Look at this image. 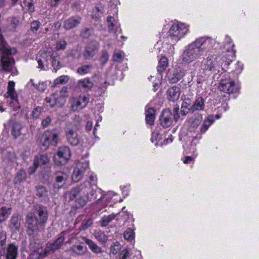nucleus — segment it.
Returning <instances> with one entry per match:
<instances>
[{
	"label": "nucleus",
	"instance_id": "nucleus-1",
	"mask_svg": "<svg viewBox=\"0 0 259 259\" xmlns=\"http://www.w3.org/2000/svg\"><path fill=\"white\" fill-rule=\"evenodd\" d=\"M216 41L209 37L202 36L197 38L185 47L182 54V59L186 63H190L199 59L204 53L210 51Z\"/></svg>",
	"mask_w": 259,
	"mask_h": 259
},
{
	"label": "nucleus",
	"instance_id": "nucleus-2",
	"mask_svg": "<svg viewBox=\"0 0 259 259\" xmlns=\"http://www.w3.org/2000/svg\"><path fill=\"white\" fill-rule=\"evenodd\" d=\"M17 53L16 48L10 47L0 35V70L14 73L16 71L15 60L12 57Z\"/></svg>",
	"mask_w": 259,
	"mask_h": 259
},
{
	"label": "nucleus",
	"instance_id": "nucleus-3",
	"mask_svg": "<svg viewBox=\"0 0 259 259\" xmlns=\"http://www.w3.org/2000/svg\"><path fill=\"white\" fill-rule=\"evenodd\" d=\"M88 183H83L79 186L73 188L70 192L69 198L71 200L76 201L81 206H84L88 201H91L92 199H95L97 196L94 195L96 191H90Z\"/></svg>",
	"mask_w": 259,
	"mask_h": 259
},
{
	"label": "nucleus",
	"instance_id": "nucleus-4",
	"mask_svg": "<svg viewBox=\"0 0 259 259\" xmlns=\"http://www.w3.org/2000/svg\"><path fill=\"white\" fill-rule=\"evenodd\" d=\"M226 58L222 55H209L204 60L202 64L203 69L213 75V77L219 78L222 73L223 63L229 65L227 61H225Z\"/></svg>",
	"mask_w": 259,
	"mask_h": 259
},
{
	"label": "nucleus",
	"instance_id": "nucleus-5",
	"mask_svg": "<svg viewBox=\"0 0 259 259\" xmlns=\"http://www.w3.org/2000/svg\"><path fill=\"white\" fill-rule=\"evenodd\" d=\"M38 215L39 217V222L32 213H29L26 217V226L27 227V233L29 235H33L38 230V224L44 225L47 220V213L46 208L38 206L36 207Z\"/></svg>",
	"mask_w": 259,
	"mask_h": 259
},
{
	"label": "nucleus",
	"instance_id": "nucleus-6",
	"mask_svg": "<svg viewBox=\"0 0 259 259\" xmlns=\"http://www.w3.org/2000/svg\"><path fill=\"white\" fill-rule=\"evenodd\" d=\"M201 121V119L199 118L192 117L190 118L188 121L189 125V131L186 135L181 138V140L183 139L184 141H191V146L193 147L190 148L191 152L195 153L196 151V146L197 141L201 139L202 135L197 130L198 126L199 125Z\"/></svg>",
	"mask_w": 259,
	"mask_h": 259
},
{
	"label": "nucleus",
	"instance_id": "nucleus-7",
	"mask_svg": "<svg viewBox=\"0 0 259 259\" xmlns=\"http://www.w3.org/2000/svg\"><path fill=\"white\" fill-rule=\"evenodd\" d=\"M67 97V89L66 88L63 87L59 93L52 94L50 97H47L46 99V101L50 104L49 106L51 107H61L65 103Z\"/></svg>",
	"mask_w": 259,
	"mask_h": 259
},
{
	"label": "nucleus",
	"instance_id": "nucleus-8",
	"mask_svg": "<svg viewBox=\"0 0 259 259\" xmlns=\"http://www.w3.org/2000/svg\"><path fill=\"white\" fill-rule=\"evenodd\" d=\"M189 25L183 23H175L168 31V35L175 41L180 40L189 31Z\"/></svg>",
	"mask_w": 259,
	"mask_h": 259
},
{
	"label": "nucleus",
	"instance_id": "nucleus-9",
	"mask_svg": "<svg viewBox=\"0 0 259 259\" xmlns=\"http://www.w3.org/2000/svg\"><path fill=\"white\" fill-rule=\"evenodd\" d=\"M15 82L10 81L8 83L7 92L4 95L7 102H9V106L13 110H16L20 107V105L18 101V96L15 91Z\"/></svg>",
	"mask_w": 259,
	"mask_h": 259
},
{
	"label": "nucleus",
	"instance_id": "nucleus-10",
	"mask_svg": "<svg viewBox=\"0 0 259 259\" xmlns=\"http://www.w3.org/2000/svg\"><path fill=\"white\" fill-rule=\"evenodd\" d=\"M58 134L55 132L47 131L40 138L39 144L42 150H46L50 144L56 146L58 142Z\"/></svg>",
	"mask_w": 259,
	"mask_h": 259
},
{
	"label": "nucleus",
	"instance_id": "nucleus-11",
	"mask_svg": "<svg viewBox=\"0 0 259 259\" xmlns=\"http://www.w3.org/2000/svg\"><path fill=\"white\" fill-rule=\"evenodd\" d=\"M89 102V98L85 95L71 97L69 99L70 107L73 111H79L85 108Z\"/></svg>",
	"mask_w": 259,
	"mask_h": 259
},
{
	"label": "nucleus",
	"instance_id": "nucleus-12",
	"mask_svg": "<svg viewBox=\"0 0 259 259\" xmlns=\"http://www.w3.org/2000/svg\"><path fill=\"white\" fill-rule=\"evenodd\" d=\"M64 232H62L60 237H59L55 242L53 243H48L47 246H46L44 252L43 253H39V257L41 258H43L45 257L48 254H49L50 252H54L55 251L59 249L63 242L65 240V235Z\"/></svg>",
	"mask_w": 259,
	"mask_h": 259
},
{
	"label": "nucleus",
	"instance_id": "nucleus-13",
	"mask_svg": "<svg viewBox=\"0 0 259 259\" xmlns=\"http://www.w3.org/2000/svg\"><path fill=\"white\" fill-rule=\"evenodd\" d=\"M71 157V152L68 146H62L59 148L57 153L54 156L56 164H64Z\"/></svg>",
	"mask_w": 259,
	"mask_h": 259
},
{
	"label": "nucleus",
	"instance_id": "nucleus-14",
	"mask_svg": "<svg viewBox=\"0 0 259 259\" xmlns=\"http://www.w3.org/2000/svg\"><path fill=\"white\" fill-rule=\"evenodd\" d=\"M219 88L220 91L228 94L237 93L239 90V86L230 78L221 80Z\"/></svg>",
	"mask_w": 259,
	"mask_h": 259
},
{
	"label": "nucleus",
	"instance_id": "nucleus-15",
	"mask_svg": "<svg viewBox=\"0 0 259 259\" xmlns=\"http://www.w3.org/2000/svg\"><path fill=\"white\" fill-rule=\"evenodd\" d=\"M0 255L6 259H17L18 255V247L15 243H10L7 247L0 249Z\"/></svg>",
	"mask_w": 259,
	"mask_h": 259
},
{
	"label": "nucleus",
	"instance_id": "nucleus-16",
	"mask_svg": "<svg viewBox=\"0 0 259 259\" xmlns=\"http://www.w3.org/2000/svg\"><path fill=\"white\" fill-rule=\"evenodd\" d=\"M89 163L87 161L78 163L74 169L72 179L74 182H78L83 177L84 172L89 168Z\"/></svg>",
	"mask_w": 259,
	"mask_h": 259
},
{
	"label": "nucleus",
	"instance_id": "nucleus-17",
	"mask_svg": "<svg viewBox=\"0 0 259 259\" xmlns=\"http://www.w3.org/2000/svg\"><path fill=\"white\" fill-rule=\"evenodd\" d=\"M49 158L47 154H38L34 159L33 165L28 169L29 173L31 175L35 172L38 166H43L49 163Z\"/></svg>",
	"mask_w": 259,
	"mask_h": 259
},
{
	"label": "nucleus",
	"instance_id": "nucleus-18",
	"mask_svg": "<svg viewBox=\"0 0 259 259\" xmlns=\"http://www.w3.org/2000/svg\"><path fill=\"white\" fill-rule=\"evenodd\" d=\"M98 49V44L96 41H91L86 45L82 53V56L85 59L90 60L95 56Z\"/></svg>",
	"mask_w": 259,
	"mask_h": 259
},
{
	"label": "nucleus",
	"instance_id": "nucleus-19",
	"mask_svg": "<svg viewBox=\"0 0 259 259\" xmlns=\"http://www.w3.org/2000/svg\"><path fill=\"white\" fill-rule=\"evenodd\" d=\"M65 134L66 140L70 145L76 146L79 143L80 138L76 131L71 128H66Z\"/></svg>",
	"mask_w": 259,
	"mask_h": 259
},
{
	"label": "nucleus",
	"instance_id": "nucleus-20",
	"mask_svg": "<svg viewBox=\"0 0 259 259\" xmlns=\"http://www.w3.org/2000/svg\"><path fill=\"white\" fill-rule=\"evenodd\" d=\"M3 161L8 166H13L17 162L15 153L10 150H4L2 151Z\"/></svg>",
	"mask_w": 259,
	"mask_h": 259
},
{
	"label": "nucleus",
	"instance_id": "nucleus-21",
	"mask_svg": "<svg viewBox=\"0 0 259 259\" xmlns=\"http://www.w3.org/2000/svg\"><path fill=\"white\" fill-rule=\"evenodd\" d=\"M82 21V18L78 15H75L66 19L64 22V27L66 30L72 29L78 26Z\"/></svg>",
	"mask_w": 259,
	"mask_h": 259
},
{
	"label": "nucleus",
	"instance_id": "nucleus-22",
	"mask_svg": "<svg viewBox=\"0 0 259 259\" xmlns=\"http://www.w3.org/2000/svg\"><path fill=\"white\" fill-rule=\"evenodd\" d=\"M50 55L47 53L44 52L39 56H37L36 60L38 63V68L42 70H47L48 69L49 59Z\"/></svg>",
	"mask_w": 259,
	"mask_h": 259
},
{
	"label": "nucleus",
	"instance_id": "nucleus-23",
	"mask_svg": "<svg viewBox=\"0 0 259 259\" xmlns=\"http://www.w3.org/2000/svg\"><path fill=\"white\" fill-rule=\"evenodd\" d=\"M171 116V113L169 110H164L160 117L161 125L164 127L170 126L172 122Z\"/></svg>",
	"mask_w": 259,
	"mask_h": 259
},
{
	"label": "nucleus",
	"instance_id": "nucleus-24",
	"mask_svg": "<svg viewBox=\"0 0 259 259\" xmlns=\"http://www.w3.org/2000/svg\"><path fill=\"white\" fill-rule=\"evenodd\" d=\"M67 175L64 172H58L56 173L55 182L53 184V188L55 190L61 188L67 179Z\"/></svg>",
	"mask_w": 259,
	"mask_h": 259
},
{
	"label": "nucleus",
	"instance_id": "nucleus-25",
	"mask_svg": "<svg viewBox=\"0 0 259 259\" xmlns=\"http://www.w3.org/2000/svg\"><path fill=\"white\" fill-rule=\"evenodd\" d=\"M166 94L169 101H176L180 98L181 92L179 87L173 86L167 90Z\"/></svg>",
	"mask_w": 259,
	"mask_h": 259
},
{
	"label": "nucleus",
	"instance_id": "nucleus-26",
	"mask_svg": "<svg viewBox=\"0 0 259 259\" xmlns=\"http://www.w3.org/2000/svg\"><path fill=\"white\" fill-rule=\"evenodd\" d=\"M184 76V73L181 70H176L172 73L168 75V78L169 82L171 83H175L179 81Z\"/></svg>",
	"mask_w": 259,
	"mask_h": 259
},
{
	"label": "nucleus",
	"instance_id": "nucleus-27",
	"mask_svg": "<svg viewBox=\"0 0 259 259\" xmlns=\"http://www.w3.org/2000/svg\"><path fill=\"white\" fill-rule=\"evenodd\" d=\"M71 250L76 254L82 255L87 252L88 249L83 243H80L73 245Z\"/></svg>",
	"mask_w": 259,
	"mask_h": 259
},
{
	"label": "nucleus",
	"instance_id": "nucleus-28",
	"mask_svg": "<svg viewBox=\"0 0 259 259\" xmlns=\"http://www.w3.org/2000/svg\"><path fill=\"white\" fill-rule=\"evenodd\" d=\"M22 125L18 122H14L11 125V134L15 139L22 135Z\"/></svg>",
	"mask_w": 259,
	"mask_h": 259
},
{
	"label": "nucleus",
	"instance_id": "nucleus-29",
	"mask_svg": "<svg viewBox=\"0 0 259 259\" xmlns=\"http://www.w3.org/2000/svg\"><path fill=\"white\" fill-rule=\"evenodd\" d=\"M83 240L88 245L89 248L94 253L98 254L102 252L101 248L95 244L92 240L83 237Z\"/></svg>",
	"mask_w": 259,
	"mask_h": 259
},
{
	"label": "nucleus",
	"instance_id": "nucleus-30",
	"mask_svg": "<svg viewBox=\"0 0 259 259\" xmlns=\"http://www.w3.org/2000/svg\"><path fill=\"white\" fill-rule=\"evenodd\" d=\"M77 85L79 88L85 90H90L93 87V83L89 78H85L78 81Z\"/></svg>",
	"mask_w": 259,
	"mask_h": 259
},
{
	"label": "nucleus",
	"instance_id": "nucleus-31",
	"mask_svg": "<svg viewBox=\"0 0 259 259\" xmlns=\"http://www.w3.org/2000/svg\"><path fill=\"white\" fill-rule=\"evenodd\" d=\"M155 120V110L151 107L147 108L146 109V121L147 123L152 125Z\"/></svg>",
	"mask_w": 259,
	"mask_h": 259
},
{
	"label": "nucleus",
	"instance_id": "nucleus-32",
	"mask_svg": "<svg viewBox=\"0 0 259 259\" xmlns=\"http://www.w3.org/2000/svg\"><path fill=\"white\" fill-rule=\"evenodd\" d=\"M89 179L87 181H85L83 183H88L89 184V187L90 188V191L92 190H95L93 188V187H96L97 184V178L96 175L94 174L93 172H89Z\"/></svg>",
	"mask_w": 259,
	"mask_h": 259
},
{
	"label": "nucleus",
	"instance_id": "nucleus-33",
	"mask_svg": "<svg viewBox=\"0 0 259 259\" xmlns=\"http://www.w3.org/2000/svg\"><path fill=\"white\" fill-rule=\"evenodd\" d=\"M107 21L109 24V30L118 31V29L119 28L120 25L118 21H116L114 17L112 16H109L107 18Z\"/></svg>",
	"mask_w": 259,
	"mask_h": 259
},
{
	"label": "nucleus",
	"instance_id": "nucleus-34",
	"mask_svg": "<svg viewBox=\"0 0 259 259\" xmlns=\"http://www.w3.org/2000/svg\"><path fill=\"white\" fill-rule=\"evenodd\" d=\"M214 122V119L212 116L209 115L208 116L206 119H205L202 125H201L200 131L201 132V134L202 133H204L209 128L211 124H212Z\"/></svg>",
	"mask_w": 259,
	"mask_h": 259
},
{
	"label": "nucleus",
	"instance_id": "nucleus-35",
	"mask_svg": "<svg viewBox=\"0 0 259 259\" xmlns=\"http://www.w3.org/2000/svg\"><path fill=\"white\" fill-rule=\"evenodd\" d=\"M204 107V100L202 98H198L193 103L190 110L192 112L196 110H203Z\"/></svg>",
	"mask_w": 259,
	"mask_h": 259
},
{
	"label": "nucleus",
	"instance_id": "nucleus-36",
	"mask_svg": "<svg viewBox=\"0 0 259 259\" xmlns=\"http://www.w3.org/2000/svg\"><path fill=\"white\" fill-rule=\"evenodd\" d=\"M52 59V64L54 68L55 72H56L61 67V65L60 62V56L57 54H52L50 56Z\"/></svg>",
	"mask_w": 259,
	"mask_h": 259
},
{
	"label": "nucleus",
	"instance_id": "nucleus-37",
	"mask_svg": "<svg viewBox=\"0 0 259 259\" xmlns=\"http://www.w3.org/2000/svg\"><path fill=\"white\" fill-rule=\"evenodd\" d=\"M11 208L3 206L0 208V223L5 221L11 214Z\"/></svg>",
	"mask_w": 259,
	"mask_h": 259
},
{
	"label": "nucleus",
	"instance_id": "nucleus-38",
	"mask_svg": "<svg viewBox=\"0 0 259 259\" xmlns=\"http://www.w3.org/2000/svg\"><path fill=\"white\" fill-rule=\"evenodd\" d=\"M117 215V214L112 213L108 215H104L100 221L101 225L103 227L107 226L109 223L115 219Z\"/></svg>",
	"mask_w": 259,
	"mask_h": 259
},
{
	"label": "nucleus",
	"instance_id": "nucleus-39",
	"mask_svg": "<svg viewBox=\"0 0 259 259\" xmlns=\"http://www.w3.org/2000/svg\"><path fill=\"white\" fill-rule=\"evenodd\" d=\"M93 69V65L91 64L83 65L77 69L76 72L80 75L89 73Z\"/></svg>",
	"mask_w": 259,
	"mask_h": 259
},
{
	"label": "nucleus",
	"instance_id": "nucleus-40",
	"mask_svg": "<svg viewBox=\"0 0 259 259\" xmlns=\"http://www.w3.org/2000/svg\"><path fill=\"white\" fill-rule=\"evenodd\" d=\"M36 195L46 200L48 196V192L45 187L39 186L36 187Z\"/></svg>",
	"mask_w": 259,
	"mask_h": 259
},
{
	"label": "nucleus",
	"instance_id": "nucleus-41",
	"mask_svg": "<svg viewBox=\"0 0 259 259\" xmlns=\"http://www.w3.org/2000/svg\"><path fill=\"white\" fill-rule=\"evenodd\" d=\"M168 65L167 59L165 57H162L157 66V71L160 73H162L166 68Z\"/></svg>",
	"mask_w": 259,
	"mask_h": 259
},
{
	"label": "nucleus",
	"instance_id": "nucleus-42",
	"mask_svg": "<svg viewBox=\"0 0 259 259\" xmlns=\"http://www.w3.org/2000/svg\"><path fill=\"white\" fill-rule=\"evenodd\" d=\"M10 227L13 229L19 230L20 226V219L17 215H13L11 219Z\"/></svg>",
	"mask_w": 259,
	"mask_h": 259
},
{
	"label": "nucleus",
	"instance_id": "nucleus-43",
	"mask_svg": "<svg viewBox=\"0 0 259 259\" xmlns=\"http://www.w3.org/2000/svg\"><path fill=\"white\" fill-rule=\"evenodd\" d=\"M234 46L232 39L227 35L225 37L224 48L229 52L233 50Z\"/></svg>",
	"mask_w": 259,
	"mask_h": 259
},
{
	"label": "nucleus",
	"instance_id": "nucleus-44",
	"mask_svg": "<svg viewBox=\"0 0 259 259\" xmlns=\"http://www.w3.org/2000/svg\"><path fill=\"white\" fill-rule=\"evenodd\" d=\"M123 237L125 239L131 241L135 238V233L134 230L131 228H128L123 233Z\"/></svg>",
	"mask_w": 259,
	"mask_h": 259
},
{
	"label": "nucleus",
	"instance_id": "nucleus-45",
	"mask_svg": "<svg viewBox=\"0 0 259 259\" xmlns=\"http://www.w3.org/2000/svg\"><path fill=\"white\" fill-rule=\"evenodd\" d=\"M69 77L67 75H61L57 78L54 81V84H62L68 81Z\"/></svg>",
	"mask_w": 259,
	"mask_h": 259
},
{
	"label": "nucleus",
	"instance_id": "nucleus-46",
	"mask_svg": "<svg viewBox=\"0 0 259 259\" xmlns=\"http://www.w3.org/2000/svg\"><path fill=\"white\" fill-rule=\"evenodd\" d=\"M67 46V42L64 39H59L56 42V49L57 51L64 50Z\"/></svg>",
	"mask_w": 259,
	"mask_h": 259
},
{
	"label": "nucleus",
	"instance_id": "nucleus-47",
	"mask_svg": "<svg viewBox=\"0 0 259 259\" xmlns=\"http://www.w3.org/2000/svg\"><path fill=\"white\" fill-rule=\"evenodd\" d=\"M124 54L122 51L115 52L113 56V60L116 62H121L124 58Z\"/></svg>",
	"mask_w": 259,
	"mask_h": 259
},
{
	"label": "nucleus",
	"instance_id": "nucleus-48",
	"mask_svg": "<svg viewBox=\"0 0 259 259\" xmlns=\"http://www.w3.org/2000/svg\"><path fill=\"white\" fill-rule=\"evenodd\" d=\"M26 178V174L23 169L20 170L17 173L16 177V181L18 182H21L25 180Z\"/></svg>",
	"mask_w": 259,
	"mask_h": 259
},
{
	"label": "nucleus",
	"instance_id": "nucleus-49",
	"mask_svg": "<svg viewBox=\"0 0 259 259\" xmlns=\"http://www.w3.org/2000/svg\"><path fill=\"white\" fill-rule=\"evenodd\" d=\"M42 111V109L41 107H37L34 108L31 114L32 117L34 119L38 118L40 116Z\"/></svg>",
	"mask_w": 259,
	"mask_h": 259
},
{
	"label": "nucleus",
	"instance_id": "nucleus-50",
	"mask_svg": "<svg viewBox=\"0 0 259 259\" xmlns=\"http://www.w3.org/2000/svg\"><path fill=\"white\" fill-rule=\"evenodd\" d=\"M95 238L101 242H105L107 240V237L103 233H96L95 234Z\"/></svg>",
	"mask_w": 259,
	"mask_h": 259
},
{
	"label": "nucleus",
	"instance_id": "nucleus-51",
	"mask_svg": "<svg viewBox=\"0 0 259 259\" xmlns=\"http://www.w3.org/2000/svg\"><path fill=\"white\" fill-rule=\"evenodd\" d=\"M40 22L34 21L31 23L30 29L33 33H36L40 27Z\"/></svg>",
	"mask_w": 259,
	"mask_h": 259
},
{
	"label": "nucleus",
	"instance_id": "nucleus-52",
	"mask_svg": "<svg viewBox=\"0 0 259 259\" xmlns=\"http://www.w3.org/2000/svg\"><path fill=\"white\" fill-rule=\"evenodd\" d=\"M93 224V220L89 219L85 222H83L80 228L81 230H85L91 227Z\"/></svg>",
	"mask_w": 259,
	"mask_h": 259
},
{
	"label": "nucleus",
	"instance_id": "nucleus-53",
	"mask_svg": "<svg viewBox=\"0 0 259 259\" xmlns=\"http://www.w3.org/2000/svg\"><path fill=\"white\" fill-rule=\"evenodd\" d=\"M33 81L34 80L33 79L30 80V81L32 82L33 85L36 90L40 92L44 91L46 87V84L44 83H39L38 84H35L33 82Z\"/></svg>",
	"mask_w": 259,
	"mask_h": 259
},
{
	"label": "nucleus",
	"instance_id": "nucleus-54",
	"mask_svg": "<svg viewBox=\"0 0 259 259\" xmlns=\"http://www.w3.org/2000/svg\"><path fill=\"white\" fill-rule=\"evenodd\" d=\"M7 239V235L6 232L2 231L0 233V244L2 248L5 247L6 245V242Z\"/></svg>",
	"mask_w": 259,
	"mask_h": 259
},
{
	"label": "nucleus",
	"instance_id": "nucleus-55",
	"mask_svg": "<svg viewBox=\"0 0 259 259\" xmlns=\"http://www.w3.org/2000/svg\"><path fill=\"white\" fill-rule=\"evenodd\" d=\"M52 121V118L50 116H48L45 118L43 119L41 121V125L44 127H48Z\"/></svg>",
	"mask_w": 259,
	"mask_h": 259
},
{
	"label": "nucleus",
	"instance_id": "nucleus-56",
	"mask_svg": "<svg viewBox=\"0 0 259 259\" xmlns=\"http://www.w3.org/2000/svg\"><path fill=\"white\" fill-rule=\"evenodd\" d=\"M109 58V55L107 53V52H103L102 53V55L100 57V61L102 62V63L105 64L106 63Z\"/></svg>",
	"mask_w": 259,
	"mask_h": 259
},
{
	"label": "nucleus",
	"instance_id": "nucleus-57",
	"mask_svg": "<svg viewBox=\"0 0 259 259\" xmlns=\"http://www.w3.org/2000/svg\"><path fill=\"white\" fill-rule=\"evenodd\" d=\"M120 249V245L118 244H115L111 248L110 252L113 254H116L118 253Z\"/></svg>",
	"mask_w": 259,
	"mask_h": 259
},
{
	"label": "nucleus",
	"instance_id": "nucleus-58",
	"mask_svg": "<svg viewBox=\"0 0 259 259\" xmlns=\"http://www.w3.org/2000/svg\"><path fill=\"white\" fill-rule=\"evenodd\" d=\"M19 20L16 17H13L11 20V25L13 29H15L16 27L19 24Z\"/></svg>",
	"mask_w": 259,
	"mask_h": 259
},
{
	"label": "nucleus",
	"instance_id": "nucleus-59",
	"mask_svg": "<svg viewBox=\"0 0 259 259\" xmlns=\"http://www.w3.org/2000/svg\"><path fill=\"white\" fill-rule=\"evenodd\" d=\"M179 111V107H175L173 110V113H174V118L175 121H177L180 116L178 114V112Z\"/></svg>",
	"mask_w": 259,
	"mask_h": 259
},
{
	"label": "nucleus",
	"instance_id": "nucleus-60",
	"mask_svg": "<svg viewBox=\"0 0 259 259\" xmlns=\"http://www.w3.org/2000/svg\"><path fill=\"white\" fill-rule=\"evenodd\" d=\"M194 157L192 156H186L183 160V162L185 164L190 163L191 162L193 163L194 161Z\"/></svg>",
	"mask_w": 259,
	"mask_h": 259
},
{
	"label": "nucleus",
	"instance_id": "nucleus-61",
	"mask_svg": "<svg viewBox=\"0 0 259 259\" xmlns=\"http://www.w3.org/2000/svg\"><path fill=\"white\" fill-rule=\"evenodd\" d=\"M236 70L237 73H240L243 69V64L239 62H238L236 64Z\"/></svg>",
	"mask_w": 259,
	"mask_h": 259
},
{
	"label": "nucleus",
	"instance_id": "nucleus-62",
	"mask_svg": "<svg viewBox=\"0 0 259 259\" xmlns=\"http://www.w3.org/2000/svg\"><path fill=\"white\" fill-rule=\"evenodd\" d=\"M121 259H126V258L129 256L128 251L127 250H123L121 252Z\"/></svg>",
	"mask_w": 259,
	"mask_h": 259
},
{
	"label": "nucleus",
	"instance_id": "nucleus-63",
	"mask_svg": "<svg viewBox=\"0 0 259 259\" xmlns=\"http://www.w3.org/2000/svg\"><path fill=\"white\" fill-rule=\"evenodd\" d=\"M93 13L99 14L100 16L103 13V9L101 7H96L93 10Z\"/></svg>",
	"mask_w": 259,
	"mask_h": 259
},
{
	"label": "nucleus",
	"instance_id": "nucleus-64",
	"mask_svg": "<svg viewBox=\"0 0 259 259\" xmlns=\"http://www.w3.org/2000/svg\"><path fill=\"white\" fill-rule=\"evenodd\" d=\"M90 32L91 30L89 29H86L81 34L83 37H87L90 35Z\"/></svg>",
	"mask_w": 259,
	"mask_h": 259
}]
</instances>
